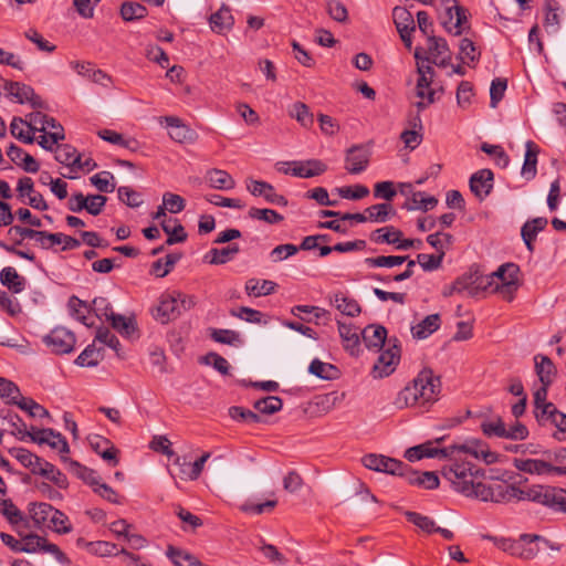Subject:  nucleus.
<instances>
[{
    "mask_svg": "<svg viewBox=\"0 0 566 566\" xmlns=\"http://www.w3.org/2000/svg\"><path fill=\"white\" fill-rule=\"evenodd\" d=\"M440 389V378L431 369L424 368L397 394L394 405L400 410L411 407L427 408L438 400Z\"/></svg>",
    "mask_w": 566,
    "mask_h": 566,
    "instance_id": "f257e3e1",
    "label": "nucleus"
},
{
    "mask_svg": "<svg viewBox=\"0 0 566 566\" xmlns=\"http://www.w3.org/2000/svg\"><path fill=\"white\" fill-rule=\"evenodd\" d=\"M440 389V378L431 369L424 368L397 394L394 405L400 410L411 407L427 408L438 400Z\"/></svg>",
    "mask_w": 566,
    "mask_h": 566,
    "instance_id": "f03ea898",
    "label": "nucleus"
},
{
    "mask_svg": "<svg viewBox=\"0 0 566 566\" xmlns=\"http://www.w3.org/2000/svg\"><path fill=\"white\" fill-rule=\"evenodd\" d=\"M507 500L534 501L558 511L566 512V491L563 489L533 486L525 490L509 485L504 493Z\"/></svg>",
    "mask_w": 566,
    "mask_h": 566,
    "instance_id": "7ed1b4c3",
    "label": "nucleus"
},
{
    "mask_svg": "<svg viewBox=\"0 0 566 566\" xmlns=\"http://www.w3.org/2000/svg\"><path fill=\"white\" fill-rule=\"evenodd\" d=\"M453 463L442 470V475L461 493H469L474 479H480L483 474L471 462L464 461L462 457H452Z\"/></svg>",
    "mask_w": 566,
    "mask_h": 566,
    "instance_id": "20e7f679",
    "label": "nucleus"
},
{
    "mask_svg": "<svg viewBox=\"0 0 566 566\" xmlns=\"http://www.w3.org/2000/svg\"><path fill=\"white\" fill-rule=\"evenodd\" d=\"M415 57L420 60V53L417 49L415 52ZM417 71H418V80L416 86L417 97L420 98V102L417 103V107L419 109L426 108L429 104L434 102V90L431 87V83L433 80V69L429 64H424L423 61L417 62Z\"/></svg>",
    "mask_w": 566,
    "mask_h": 566,
    "instance_id": "39448f33",
    "label": "nucleus"
},
{
    "mask_svg": "<svg viewBox=\"0 0 566 566\" xmlns=\"http://www.w3.org/2000/svg\"><path fill=\"white\" fill-rule=\"evenodd\" d=\"M400 360V348L397 339L389 338L388 348L382 350L378 356L373 368L375 378H384L392 374Z\"/></svg>",
    "mask_w": 566,
    "mask_h": 566,
    "instance_id": "423d86ee",
    "label": "nucleus"
},
{
    "mask_svg": "<svg viewBox=\"0 0 566 566\" xmlns=\"http://www.w3.org/2000/svg\"><path fill=\"white\" fill-rule=\"evenodd\" d=\"M365 468L392 475L403 476L408 473V464L381 454H367L363 458Z\"/></svg>",
    "mask_w": 566,
    "mask_h": 566,
    "instance_id": "0eeeda50",
    "label": "nucleus"
},
{
    "mask_svg": "<svg viewBox=\"0 0 566 566\" xmlns=\"http://www.w3.org/2000/svg\"><path fill=\"white\" fill-rule=\"evenodd\" d=\"M43 343L53 354L64 355L73 352L76 338L75 335L65 327H55L50 334L43 337Z\"/></svg>",
    "mask_w": 566,
    "mask_h": 566,
    "instance_id": "6e6552de",
    "label": "nucleus"
},
{
    "mask_svg": "<svg viewBox=\"0 0 566 566\" xmlns=\"http://www.w3.org/2000/svg\"><path fill=\"white\" fill-rule=\"evenodd\" d=\"M453 457L469 454L475 459H482L485 463L492 464L497 460L496 453L490 451L486 444L479 439H469L463 443L451 444Z\"/></svg>",
    "mask_w": 566,
    "mask_h": 566,
    "instance_id": "1a4fd4ad",
    "label": "nucleus"
},
{
    "mask_svg": "<svg viewBox=\"0 0 566 566\" xmlns=\"http://www.w3.org/2000/svg\"><path fill=\"white\" fill-rule=\"evenodd\" d=\"M488 279H484V274L478 270H471L468 273L459 276L452 283V290L457 291L458 294H467L469 296H475L480 291L488 290Z\"/></svg>",
    "mask_w": 566,
    "mask_h": 566,
    "instance_id": "9d476101",
    "label": "nucleus"
},
{
    "mask_svg": "<svg viewBox=\"0 0 566 566\" xmlns=\"http://www.w3.org/2000/svg\"><path fill=\"white\" fill-rule=\"evenodd\" d=\"M33 432H31V440L43 444H49L52 449H55L61 454V460L63 462H67V454L70 452V447L65 438L60 433L54 431L53 429H35L32 428Z\"/></svg>",
    "mask_w": 566,
    "mask_h": 566,
    "instance_id": "9b49d317",
    "label": "nucleus"
},
{
    "mask_svg": "<svg viewBox=\"0 0 566 566\" xmlns=\"http://www.w3.org/2000/svg\"><path fill=\"white\" fill-rule=\"evenodd\" d=\"M3 88L7 95L17 103H30L32 107L39 108L44 105L42 98L35 94L34 90L30 85L20 82L6 81Z\"/></svg>",
    "mask_w": 566,
    "mask_h": 566,
    "instance_id": "f8f14e48",
    "label": "nucleus"
},
{
    "mask_svg": "<svg viewBox=\"0 0 566 566\" xmlns=\"http://www.w3.org/2000/svg\"><path fill=\"white\" fill-rule=\"evenodd\" d=\"M247 189L254 197H263L268 203L281 207L287 206L286 198L282 195H279L275 191V188L266 181L248 179Z\"/></svg>",
    "mask_w": 566,
    "mask_h": 566,
    "instance_id": "ddd939ff",
    "label": "nucleus"
},
{
    "mask_svg": "<svg viewBox=\"0 0 566 566\" xmlns=\"http://www.w3.org/2000/svg\"><path fill=\"white\" fill-rule=\"evenodd\" d=\"M17 191L19 198L36 210H48V203L43 196L34 190V182L30 177L20 178L18 181Z\"/></svg>",
    "mask_w": 566,
    "mask_h": 566,
    "instance_id": "4468645a",
    "label": "nucleus"
},
{
    "mask_svg": "<svg viewBox=\"0 0 566 566\" xmlns=\"http://www.w3.org/2000/svg\"><path fill=\"white\" fill-rule=\"evenodd\" d=\"M181 315L175 292L161 295L154 316L161 324H167Z\"/></svg>",
    "mask_w": 566,
    "mask_h": 566,
    "instance_id": "2eb2a0df",
    "label": "nucleus"
},
{
    "mask_svg": "<svg viewBox=\"0 0 566 566\" xmlns=\"http://www.w3.org/2000/svg\"><path fill=\"white\" fill-rule=\"evenodd\" d=\"M392 17L397 31L405 45L411 48V32L416 29L412 14L406 8L396 7L392 11Z\"/></svg>",
    "mask_w": 566,
    "mask_h": 566,
    "instance_id": "dca6fc26",
    "label": "nucleus"
},
{
    "mask_svg": "<svg viewBox=\"0 0 566 566\" xmlns=\"http://www.w3.org/2000/svg\"><path fill=\"white\" fill-rule=\"evenodd\" d=\"M369 151L361 145H355L346 151L345 169L353 175L363 172L369 164Z\"/></svg>",
    "mask_w": 566,
    "mask_h": 566,
    "instance_id": "f3484780",
    "label": "nucleus"
},
{
    "mask_svg": "<svg viewBox=\"0 0 566 566\" xmlns=\"http://www.w3.org/2000/svg\"><path fill=\"white\" fill-rule=\"evenodd\" d=\"M428 53L429 57L422 60L423 63L432 62L438 66H446L451 59L448 43L443 38L428 36Z\"/></svg>",
    "mask_w": 566,
    "mask_h": 566,
    "instance_id": "a211bd4d",
    "label": "nucleus"
},
{
    "mask_svg": "<svg viewBox=\"0 0 566 566\" xmlns=\"http://www.w3.org/2000/svg\"><path fill=\"white\" fill-rule=\"evenodd\" d=\"M494 175L490 169H481L470 178V189L479 200L485 199L493 189Z\"/></svg>",
    "mask_w": 566,
    "mask_h": 566,
    "instance_id": "6ab92c4d",
    "label": "nucleus"
},
{
    "mask_svg": "<svg viewBox=\"0 0 566 566\" xmlns=\"http://www.w3.org/2000/svg\"><path fill=\"white\" fill-rule=\"evenodd\" d=\"M329 304L334 306L343 315L356 317L361 312V306L354 297L344 292L337 291L328 296Z\"/></svg>",
    "mask_w": 566,
    "mask_h": 566,
    "instance_id": "aec40b11",
    "label": "nucleus"
},
{
    "mask_svg": "<svg viewBox=\"0 0 566 566\" xmlns=\"http://www.w3.org/2000/svg\"><path fill=\"white\" fill-rule=\"evenodd\" d=\"M292 164V176L298 178H312L324 174L327 165L318 159L294 160Z\"/></svg>",
    "mask_w": 566,
    "mask_h": 566,
    "instance_id": "412c9836",
    "label": "nucleus"
},
{
    "mask_svg": "<svg viewBox=\"0 0 566 566\" xmlns=\"http://www.w3.org/2000/svg\"><path fill=\"white\" fill-rule=\"evenodd\" d=\"M338 333L343 342L344 348L349 352L350 355H358L360 350V333L359 328L346 324L340 321L337 322Z\"/></svg>",
    "mask_w": 566,
    "mask_h": 566,
    "instance_id": "4be33fe9",
    "label": "nucleus"
},
{
    "mask_svg": "<svg viewBox=\"0 0 566 566\" xmlns=\"http://www.w3.org/2000/svg\"><path fill=\"white\" fill-rule=\"evenodd\" d=\"M90 444L92 449L112 467H116L118 464V450L115 448L114 444L111 443L109 440L104 439L103 437L99 436H94L90 440Z\"/></svg>",
    "mask_w": 566,
    "mask_h": 566,
    "instance_id": "5701e85b",
    "label": "nucleus"
},
{
    "mask_svg": "<svg viewBox=\"0 0 566 566\" xmlns=\"http://www.w3.org/2000/svg\"><path fill=\"white\" fill-rule=\"evenodd\" d=\"M209 22L212 31L223 34L233 28L234 18L231 9L228 6L222 4L217 12L210 15Z\"/></svg>",
    "mask_w": 566,
    "mask_h": 566,
    "instance_id": "b1692460",
    "label": "nucleus"
},
{
    "mask_svg": "<svg viewBox=\"0 0 566 566\" xmlns=\"http://www.w3.org/2000/svg\"><path fill=\"white\" fill-rule=\"evenodd\" d=\"M361 338L369 349L379 350L386 342L387 329L381 325H368L361 332Z\"/></svg>",
    "mask_w": 566,
    "mask_h": 566,
    "instance_id": "393cba45",
    "label": "nucleus"
},
{
    "mask_svg": "<svg viewBox=\"0 0 566 566\" xmlns=\"http://www.w3.org/2000/svg\"><path fill=\"white\" fill-rule=\"evenodd\" d=\"M54 507L44 502L29 504V517L38 528L48 527Z\"/></svg>",
    "mask_w": 566,
    "mask_h": 566,
    "instance_id": "a878e982",
    "label": "nucleus"
},
{
    "mask_svg": "<svg viewBox=\"0 0 566 566\" xmlns=\"http://www.w3.org/2000/svg\"><path fill=\"white\" fill-rule=\"evenodd\" d=\"M2 426L7 427L10 433L17 437L20 440H24L25 438H30L31 432L28 430L25 423L22 419L11 411H2L1 415Z\"/></svg>",
    "mask_w": 566,
    "mask_h": 566,
    "instance_id": "bb28decb",
    "label": "nucleus"
},
{
    "mask_svg": "<svg viewBox=\"0 0 566 566\" xmlns=\"http://www.w3.org/2000/svg\"><path fill=\"white\" fill-rule=\"evenodd\" d=\"M169 128V136L177 143H184L191 138V129L182 124L181 119L176 116H165L160 119Z\"/></svg>",
    "mask_w": 566,
    "mask_h": 566,
    "instance_id": "cd10ccee",
    "label": "nucleus"
},
{
    "mask_svg": "<svg viewBox=\"0 0 566 566\" xmlns=\"http://www.w3.org/2000/svg\"><path fill=\"white\" fill-rule=\"evenodd\" d=\"M403 478L413 485L422 486L427 490H434L439 486V478L434 472L426 471L422 473L415 472L408 465V473Z\"/></svg>",
    "mask_w": 566,
    "mask_h": 566,
    "instance_id": "c85d7f7f",
    "label": "nucleus"
},
{
    "mask_svg": "<svg viewBox=\"0 0 566 566\" xmlns=\"http://www.w3.org/2000/svg\"><path fill=\"white\" fill-rule=\"evenodd\" d=\"M206 180L211 188L217 190H231L235 187V181L231 175L221 169L208 170Z\"/></svg>",
    "mask_w": 566,
    "mask_h": 566,
    "instance_id": "c756f323",
    "label": "nucleus"
},
{
    "mask_svg": "<svg viewBox=\"0 0 566 566\" xmlns=\"http://www.w3.org/2000/svg\"><path fill=\"white\" fill-rule=\"evenodd\" d=\"M441 324L439 314L426 316L420 323L411 327L413 338L424 339L433 334Z\"/></svg>",
    "mask_w": 566,
    "mask_h": 566,
    "instance_id": "7c9ffc66",
    "label": "nucleus"
},
{
    "mask_svg": "<svg viewBox=\"0 0 566 566\" xmlns=\"http://www.w3.org/2000/svg\"><path fill=\"white\" fill-rule=\"evenodd\" d=\"M514 468L521 472L548 475L549 462L539 459H514Z\"/></svg>",
    "mask_w": 566,
    "mask_h": 566,
    "instance_id": "2f4dec72",
    "label": "nucleus"
},
{
    "mask_svg": "<svg viewBox=\"0 0 566 566\" xmlns=\"http://www.w3.org/2000/svg\"><path fill=\"white\" fill-rule=\"evenodd\" d=\"M239 251L240 248L238 244H231L222 249L213 248L206 253L203 259L210 264H226L227 262L231 261L239 253Z\"/></svg>",
    "mask_w": 566,
    "mask_h": 566,
    "instance_id": "473e14b6",
    "label": "nucleus"
},
{
    "mask_svg": "<svg viewBox=\"0 0 566 566\" xmlns=\"http://www.w3.org/2000/svg\"><path fill=\"white\" fill-rule=\"evenodd\" d=\"M365 214L366 221L384 223L396 214V210L392 205L384 202L368 207L365 209Z\"/></svg>",
    "mask_w": 566,
    "mask_h": 566,
    "instance_id": "72a5a7b5",
    "label": "nucleus"
},
{
    "mask_svg": "<svg viewBox=\"0 0 566 566\" xmlns=\"http://www.w3.org/2000/svg\"><path fill=\"white\" fill-rule=\"evenodd\" d=\"M534 360L535 370L541 384L549 386L553 382V378L556 371L553 361L547 356L544 355H536L534 357Z\"/></svg>",
    "mask_w": 566,
    "mask_h": 566,
    "instance_id": "f704fd0d",
    "label": "nucleus"
},
{
    "mask_svg": "<svg viewBox=\"0 0 566 566\" xmlns=\"http://www.w3.org/2000/svg\"><path fill=\"white\" fill-rule=\"evenodd\" d=\"M0 281L14 293H20L25 287V279L12 266L3 268L0 272Z\"/></svg>",
    "mask_w": 566,
    "mask_h": 566,
    "instance_id": "c9c22d12",
    "label": "nucleus"
},
{
    "mask_svg": "<svg viewBox=\"0 0 566 566\" xmlns=\"http://www.w3.org/2000/svg\"><path fill=\"white\" fill-rule=\"evenodd\" d=\"M114 329L124 337H133L137 332V324L134 317L115 314L108 321Z\"/></svg>",
    "mask_w": 566,
    "mask_h": 566,
    "instance_id": "e433bc0d",
    "label": "nucleus"
},
{
    "mask_svg": "<svg viewBox=\"0 0 566 566\" xmlns=\"http://www.w3.org/2000/svg\"><path fill=\"white\" fill-rule=\"evenodd\" d=\"M518 266L514 263H505L502 264L496 271L484 275V279H488V289L493 287L495 283H501L503 281H509V279H517Z\"/></svg>",
    "mask_w": 566,
    "mask_h": 566,
    "instance_id": "4c0bfd02",
    "label": "nucleus"
},
{
    "mask_svg": "<svg viewBox=\"0 0 566 566\" xmlns=\"http://www.w3.org/2000/svg\"><path fill=\"white\" fill-rule=\"evenodd\" d=\"M289 115L294 118L302 127L311 128L314 124V115L308 106L302 102H295L289 108Z\"/></svg>",
    "mask_w": 566,
    "mask_h": 566,
    "instance_id": "58836bf2",
    "label": "nucleus"
},
{
    "mask_svg": "<svg viewBox=\"0 0 566 566\" xmlns=\"http://www.w3.org/2000/svg\"><path fill=\"white\" fill-rule=\"evenodd\" d=\"M526 151L524 164L522 167V176L526 179H532L536 175V164H537V155L538 147L531 140L526 142Z\"/></svg>",
    "mask_w": 566,
    "mask_h": 566,
    "instance_id": "ea45409f",
    "label": "nucleus"
},
{
    "mask_svg": "<svg viewBox=\"0 0 566 566\" xmlns=\"http://www.w3.org/2000/svg\"><path fill=\"white\" fill-rule=\"evenodd\" d=\"M438 205V199L433 196H427L422 191L412 192V197L409 198V202L405 205L407 210H422L428 211L433 209Z\"/></svg>",
    "mask_w": 566,
    "mask_h": 566,
    "instance_id": "a19ab883",
    "label": "nucleus"
},
{
    "mask_svg": "<svg viewBox=\"0 0 566 566\" xmlns=\"http://www.w3.org/2000/svg\"><path fill=\"white\" fill-rule=\"evenodd\" d=\"M98 136L105 142L118 145L132 151H135L138 148V142L136 139L125 138L122 134L112 129H102L98 132Z\"/></svg>",
    "mask_w": 566,
    "mask_h": 566,
    "instance_id": "79ce46f5",
    "label": "nucleus"
},
{
    "mask_svg": "<svg viewBox=\"0 0 566 566\" xmlns=\"http://www.w3.org/2000/svg\"><path fill=\"white\" fill-rule=\"evenodd\" d=\"M308 371L321 378V379H324V380H333V379H336L338 377V369L329 364V363H324L322 360H319L318 358H315L312 360V363L310 364V367H308Z\"/></svg>",
    "mask_w": 566,
    "mask_h": 566,
    "instance_id": "37998d69",
    "label": "nucleus"
},
{
    "mask_svg": "<svg viewBox=\"0 0 566 566\" xmlns=\"http://www.w3.org/2000/svg\"><path fill=\"white\" fill-rule=\"evenodd\" d=\"M276 283L269 280L250 279L245 283V292L248 295L255 297L269 295L275 291Z\"/></svg>",
    "mask_w": 566,
    "mask_h": 566,
    "instance_id": "c03bdc74",
    "label": "nucleus"
},
{
    "mask_svg": "<svg viewBox=\"0 0 566 566\" xmlns=\"http://www.w3.org/2000/svg\"><path fill=\"white\" fill-rule=\"evenodd\" d=\"M85 549L98 557H109L120 554L117 545L107 541H95L85 543Z\"/></svg>",
    "mask_w": 566,
    "mask_h": 566,
    "instance_id": "a18cd8bd",
    "label": "nucleus"
},
{
    "mask_svg": "<svg viewBox=\"0 0 566 566\" xmlns=\"http://www.w3.org/2000/svg\"><path fill=\"white\" fill-rule=\"evenodd\" d=\"M401 237L402 232L399 229L392 226H388L373 231L370 234V240L378 244H395Z\"/></svg>",
    "mask_w": 566,
    "mask_h": 566,
    "instance_id": "49530a36",
    "label": "nucleus"
},
{
    "mask_svg": "<svg viewBox=\"0 0 566 566\" xmlns=\"http://www.w3.org/2000/svg\"><path fill=\"white\" fill-rule=\"evenodd\" d=\"M180 259V253H169L164 259H158L154 262L150 272L157 277H165Z\"/></svg>",
    "mask_w": 566,
    "mask_h": 566,
    "instance_id": "de8ad7c7",
    "label": "nucleus"
},
{
    "mask_svg": "<svg viewBox=\"0 0 566 566\" xmlns=\"http://www.w3.org/2000/svg\"><path fill=\"white\" fill-rule=\"evenodd\" d=\"M55 159L70 167L73 171H75V165H80V154H77L76 149L70 145L57 147L55 151Z\"/></svg>",
    "mask_w": 566,
    "mask_h": 566,
    "instance_id": "09e8293b",
    "label": "nucleus"
},
{
    "mask_svg": "<svg viewBox=\"0 0 566 566\" xmlns=\"http://www.w3.org/2000/svg\"><path fill=\"white\" fill-rule=\"evenodd\" d=\"M463 495L468 497H475L484 502L499 501L495 497L492 488L485 484L484 482L480 481V479H474L471 490L469 491V493H464Z\"/></svg>",
    "mask_w": 566,
    "mask_h": 566,
    "instance_id": "8fccbe9b",
    "label": "nucleus"
},
{
    "mask_svg": "<svg viewBox=\"0 0 566 566\" xmlns=\"http://www.w3.org/2000/svg\"><path fill=\"white\" fill-rule=\"evenodd\" d=\"M147 15V9L143 4L133 1H125L120 6V17L125 21L143 19Z\"/></svg>",
    "mask_w": 566,
    "mask_h": 566,
    "instance_id": "3c124183",
    "label": "nucleus"
},
{
    "mask_svg": "<svg viewBox=\"0 0 566 566\" xmlns=\"http://www.w3.org/2000/svg\"><path fill=\"white\" fill-rule=\"evenodd\" d=\"M90 181L101 192H113L116 188L114 175L106 170L93 175Z\"/></svg>",
    "mask_w": 566,
    "mask_h": 566,
    "instance_id": "603ef678",
    "label": "nucleus"
},
{
    "mask_svg": "<svg viewBox=\"0 0 566 566\" xmlns=\"http://www.w3.org/2000/svg\"><path fill=\"white\" fill-rule=\"evenodd\" d=\"M0 397L7 403L17 405L22 397L19 387L11 380L0 377Z\"/></svg>",
    "mask_w": 566,
    "mask_h": 566,
    "instance_id": "864d4df0",
    "label": "nucleus"
},
{
    "mask_svg": "<svg viewBox=\"0 0 566 566\" xmlns=\"http://www.w3.org/2000/svg\"><path fill=\"white\" fill-rule=\"evenodd\" d=\"M0 512L14 526L27 525L28 523L24 514L10 500L3 502L0 506Z\"/></svg>",
    "mask_w": 566,
    "mask_h": 566,
    "instance_id": "5fc2aeb1",
    "label": "nucleus"
},
{
    "mask_svg": "<svg viewBox=\"0 0 566 566\" xmlns=\"http://www.w3.org/2000/svg\"><path fill=\"white\" fill-rule=\"evenodd\" d=\"M103 359L99 349L88 345L76 358L75 363L81 367H95Z\"/></svg>",
    "mask_w": 566,
    "mask_h": 566,
    "instance_id": "6e6d98bb",
    "label": "nucleus"
},
{
    "mask_svg": "<svg viewBox=\"0 0 566 566\" xmlns=\"http://www.w3.org/2000/svg\"><path fill=\"white\" fill-rule=\"evenodd\" d=\"M408 259L407 255H380L376 258H367L365 263L370 268H394L401 265Z\"/></svg>",
    "mask_w": 566,
    "mask_h": 566,
    "instance_id": "4d7b16f0",
    "label": "nucleus"
},
{
    "mask_svg": "<svg viewBox=\"0 0 566 566\" xmlns=\"http://www.w3.org/2000/svg\"><path fill=\"white\" fill-rule=\"evenodd\" d=\"M10 130L13 137L25 144H31L34 140L33 135L30 134L31 130L28 128V122L21 117H13Z\"/></svg>",
    "mask_w": 566,
    "mask_h": 566,
    "instance_id": "13d9d810",
    "label": "nucleus"
},
{
    "mask_svg": "<svg viewBox=\"0 0 566 566\" xmlns=\"http://www.w3.org/2000/svg\"><path fill=\"white\" fill-rule=\"evenodd\" d=\"M70 464L72 469H74L75 473L88 485L93 488V490L99 484L101 479L96 471L88 469L86 467L81 465L78 462L70 460L66 462Z\"/></svg>",
    "mask_w": 566,
    "mask_h": 566,
    "instance_id": "bf43d9fd",
    "label": "nucleus"
},
{
    "mask_svg": "<svg viewBox=\"0 0 566 566\" xmlns=\"http://www.w3.org/2000/svg\"><path fill=\"white\" fill-rule=\"evenodd\" d=\"M453 237L444 232H436L427 237V242L437 250L438 254L444 258L446 250L452 244Z\"/></svg>",
    "mask_w": 566,
    "mask_h": 566,
    "instance_id": "052dcab7",
    "label": "nucleus"
},
{
    "mask_svg": "<svg viewBox=\"0 0 566 566\" xmlns=\"http://www.w3.org/2000/svg\"><path fill=\"white\" fill-rule=\"evenodd\" d=\"M15 406L28 412L33 418L50 417L49 411L32 398L22 396Z\"/></svg>",
    "mask_w": 566,
    "mask_h": 566,
    "instance_id": "680f3d73",
    "label": "nucleus"
},
{
    "mask_svg": "<svg viewBox=\"0 0 566 566\" xmlns=\"http://www.w3.org/2000/svg\"><path fill=\"white\" fill-rule=\"evenodd\" d=\"M518 283L517 279H509L501 283H495L493 287H489L492 293L499 294L503 300L511 302L517 291Z\"/></svg>",
    "mask_w": 566,
    "mask_h": 566,
    "instance_id": "e2e57ef3",
    "label": "nucleus"
},
{
    "mask_svg": "<svg viewBox=\"0 0 566 566\" xmlns=\"http://www.w3.org/2000/svg\"><path fill=\"white\" fill-rule=\"evenodd\" d=\"M283 407V401L281 398L276 396H269L262 399H259L254 402V408L264 415H273L280 411Z\"/></svg>",
    "mask_w": 566,
    "mask_h": 566,
    "instance_id": "0e129e2a",
    "label": "nucleus"
},
{
    "mask_svg": "<svg viewBox=\"0 0 566 566\" xmlns=\"http://www.w3.org/2000/svg\"><path fill=\"white\" fill-rule=\"evenodd\" d=\"M49 528L59 534H67L72 531L69 517L61 511L54 509L50 518Z\"/></svg>",
    "mask_w": 566,
    "mask_h": 566,
    "instance_id": "69168bd1",
    "label": "nucleus"
},
{
    "mask_svg": "<svg viewBox=\"0 0 566 566\" xmlns=\"http://www.w3.org/2000/svg\"><path fill=\"white\" fill-rule=\"evenodd\" d=\"M481 430L489 438H504L505 436V424L500 417L482 421Z\"/></svg>",
    "mask_w": 566,
    "mask_h": 566,
    "instance_id": "338daca9",
    "label": "nucleus"
},
{
    "mask_svg": "<svg viewBox=\"0 0 566 566\" xmlns=\"http://www.w3.org/2000/svg\"><path fill=\"white\" fill-rule=\"evenodd\" d=\"M248 216L251 219L264 221L269 224H275L283 220V216L272 209L251 208Z\"/></svg>",
    "mask_w": 566,
    "mask_h": 566,
    "instance_id": "774afa93",
    "label": "nucleus"
}]
</instances>
